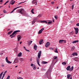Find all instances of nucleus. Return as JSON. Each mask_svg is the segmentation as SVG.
Returning a JSON list of instances; mask_svg holds the SVG:
<instances>
[{
  "label": "nucleus",
  "mask_w": 79,
  "mask_h": 79,
  "mask_svg": "<svg viewBox=\"0 0 79 79\" xmlns=\"http://www.w3.org/2000/svg\"><path fill=\"white\" fill-rule=\"evenodd\" d=\"M18 12L19 13H20L21 15H24V10L23 9H21L20 10H18Z\"/></svg>",
  "instance_id": "1"
},
{
  "label": "nucleus",
  "mask_w": 79,
  "mask_h": 79,
  "mask_svg": "<svg viewBox=\"0 0 79 79\" xmlns=\"http://www.w3.org/2000/svg\"><path fill=\"white\" fill-rule=\"evenodd\" d=\"M21 32V31L19 30H17L15 31L12 34L10 35V37H12V36H13V35H15V34L16 33L18 32Z\"/></svg>",
  "instance_id": "2"
},
{
  "label": "nucleus",
  "mask_w": 79,
  "mask_h": 79,
  "mask_svg": "<svg viewBox=\"0 0 79 79\" xmlns=\"http://www.w3.org/2000/svg\"><path fill=\"white\" fill-rule=\"evenodd\" d=\"M6 62L7 63H8V64H11V62H10V61H9L8 60V57H6V58L5 59Z\"/></svg>",
  "instance_id": "3"
},
{
  "label": "nucleus",
  "mask_w": 79,
  "mask_h": 79,
  "mask_svg": "<svg viewBox=\"0 0 79 79\" xmlns=\"http://www.w3.org/2000/svg\"><path fill=\"white\" fill-rule=\"evenodd\" d=\"M74 29L75 31L76 34H77L78 32V28H74Z\"/></svg>",
  "instance_id": "4"
},
{
  "label": "nucleus",
  "mask_w": 79,
  "mask_h": 79,
  "mask_svg": "<svg viewBox=\"0 0 79 79\" xmlns=\"http://www.w3.org/2000/svg\"><path fill=\"white\" fill-rule=\"evenodd\" d=\"M41 51H40L39 53L38 54V57L39 59L40 58V56H41Z\"/></svg>",
  "instance_id": "5"
},
{
  "label": "nucleus",
  "mask_w": 79,
  "mask_h": 79,
  "mask_svg": "<svg viewBox=\"0 0 79 79\" xmlns=\"http://www.w3.org/2000/svg\"><path fill=\"white\" fill-rule=\"evenodd\" d=\"M22 6H19V7H16L10 13H13V12H14V11H15V10H16V9H18V8H19V7H21Z\"/></svg>",
  "instance_id": "6"
},
{
  "label": "nucleus",
  "mask_w": 79,
  "mask_h": 79,
  "mask_svg": "<svg viewBox=\"0 0 79 79\" xmlns=\"http://www.w3.org/2000/svg\"><path fill=\"white\" fill-rule=\"evenodd\" d=\"M50 45V43L49 42H47L45 45L46 47L47 48V47H48Z\"/></svg>",
  "instance_id": "7"
},
{
  "label": "nucleus",
  "mask_w": 79,
  "mask_h": 79,
  "mask_svg": "<svg viewBox=\"0 0 79 79\" xmlns=\"http://www.w3.org/2000/svg\"><path fill=\"white\" fill-rule=\"evenodd\" d=\"M44 30V28H43L41 29L38 32V34H41L42 32V31Z\"/></svg>",
  "instance_id": "8"
},
{
  "label": "nucleus",
  "mask_w": 79,
  "mask_h": 79,
  "mask_svg": "<svg viewBox=\"0 0 79 79\" xmlns=\"http://www.w3.org/2000/svg\"><path fill=\"white\" fill-rule=\"evenodd\" d=\"M78 55L77 54L76 52H75L72 54V55H73L74 56H77Z\"/></svg>",
  "instance_id": "9"
},
{
  "label": "nucleus",
  "mask_w": 79,
  "mask_h": 79,
  "mask_svg": "<svg viewBox=\"0 0 79 79\" xmlns=\"http://www.w3.org/2000/svg\"><path fill=\"white\" fill-rule=\"evenodd\" d=\"M32 3V4H35V3H36L35 5H37V2H36L35 0L33 1Z\"/></svg>",
  "instance_id": "10"
},
{
  "label": "nucleus",
  "mask_w": 79,
  "mask_h": 79,
  "mask_svg": "<svg viewBox=\"0 0 79 79\" xmlns=\"http://www.w3.org/2000/svg\"><path fill=\"white\" fill-rule=\"evenodd\" d=\"M37 46H36V45H35L34 46V50H37Z\"/></svg>",
  "instance_id": "11"
},
{
  "label": "nucleus",
  "mask_w": 79,
  "mask_h": 79,
  "mask_svg": "<svg viewBox=\"0 0 79 79\" xmlns=\"http://www.w3.org/2000/svg\"><path fill=\"white\" fill-rule=\"evenodd\" d=\"M36 61H37L38 64V65H39V66H40V65L39 64V59H37Z\"/></svg>",
  "instance_id": "12"
},
{
  "label": "nucleus",
  "mask_w": 79,
  "mask_h": 79,
  "mask_svg": "<svg viewBox=\"0 0 79 79\" xmlns=\"http://www.w3.org/2000/svg\"><path fill=\"white\" fill-rule=\"evenodd\" d=\"M79 41L78 40H74L73 41V44H75L76 43L78 42Z\"/></svg>",
  "instance_id": "13"
},
{
  "label": "nucleus",
  "mask_w": 79,
  "mask_h": 79,
  "mask_svg": "<svg viewBox=\"0 0 79 79\" xmlns=\"http://www.w3.org/2000/svg\"><path fill=\"white\" fill-rule=\"evenodd\" d=\"M73 69V67L72 66V67L69 69V71H72Z\"/></svg>",
  "instance_id": "14"
},
{
  "label": "nucleus",
  "mask_w": 79,
  "mask_h": 79,
  "mask_svg": "<svg viewBox=\"0 0 79 79\" xmlns=\"http://www.w3.org/2000/svg\"><path fill=\"white\" fill-rule=\"evenodd\" d=\"M22 55V53L21 52H20L19 54L18 55V56H21Z\"/></svg>",
  "instance_id": "15"
},
{
  "label": "nucleus",
  "mask_w": 79,
  "mask_h": 79,
  "mask_svg": "<svg viewBox=\"0 0 79 79\" xmlns=\"http://www.w3.org/2000/svg\"><path fill=\"white\" fill-rule=\"evenodd\" d=\"M59 44H61V43H63V40H60L59 41Z\"/></svg>",
  "instance_id": "16"
},
{
  "label": "nucleus",
  "mask_w": 79,
  "mask_h": 79,
  "mask_svg": "<svg viewBox=\"0 0 79 79\" xmlns=\"http://www.w3.org/2000/svg\"><path fill=\"white\" fill-rule=\"evenodd\" d=\"M74 49H75L74 46L72 47V48H71V51H73Z\"/></svg>",
  "instance_id": "17"
},
{
  "label": "nucleus",
  "mask_w": 79,
  "mask_h": 79,
  "mask_svg": "<svg viewBox=\"0 0 79 79\" xmlns=\"http://www.w3.org/2000/svg\"><path fill=\"white\" fill-rule=\"evenodd\" d=\"M33 20L35 22H36V21H38V19H37V18H35Z\"/></svg>",
  "instance_id": "18"
},
{
  "label": "nucleus",
  "mask_w": 79,
  "mask_h": 79,
  "mask_svg": "<svg viewBox=\"0 0 79 79\" xmlns=\"http://www.w3.org/2000/svg\"><path fill=\"white\" fill-rule=\"evenodd\" d=\"M34 9L33 8L32 9L31 11V12L33 14H34Z\"/></svg>",
  "instance_id": "19"
},
{
  "label": "nucleus",
  "mask_w": 79,
  "mask_h": 79,
  "mask_svg": "<svg viewBox=\"0 0 79 79\" xmlns=\"http://www.w3.org/2000/svg\"><path fill=\"white\" fill-rule=\"evenodd\" d=\"M3 73V72H2L0 74V79H1V77H2V76Z\"/></svg>",
  "instance_id": "20"
},
{
  "label": "nucleus",
  "mask_w": 79,
  "mask_h": 79,
  "mask_svg": "<svg viewBox=\"0 0 79 79\" xmlns=\"http://www.w3.org/2000/svg\"><path fill=\"white\" fill-rule=\"evenodd\" d=\"M32 41H31V40L29 42H28V45H31V44H32Z\"/></svg>",
  "instance_id": "21"
},
{
  "label": "nucleus",
  "mask_w": 79,
  "mask_h": 79,
  "mask_svg": "<svg viewBox=\"0 0 79 79\" xmlns=\"http://www.w3.org/2000/svg\"><path fill=\"white\" fill-rule=\"evenodd\" d=\"M18 60L17 59H15L14 61V62L15 63H18Z\"/></svg>",
  "instance_id": "22"
},
{
  "label": "nucleus",
  "mask_w": 79,
  "mask_h": 79,
  "mask_svg": "<svg viewBox=\"0 0 79 79\" xmlns=\"http://www.w3.org/2000/svg\"><path fill=\"white\" fill-rule=\"evenodd\" d=\"M15 2H16L15 1H14L13 2H10V4H11V5H13L14 4V3H15Z\"/></svg>",
  "instance_id": "23"
},
{
  "label": "nucleus",
  "mask_w": 79,
  "mask_h": 79,
  "mask_svg": "<svg viewBox=\"0 0 79 79\" xmlns=\"http://www.w3.org/2000/svg\"><path fill=\"white\" fill-rule=\"evenodd\" d=\"M48 62L45 61H43L42 62V64H47V63H48Z\"/></svg>",
  "instance_id": "24"
},
{
  "label": "nucleus",
  "mask_w": 79,
  "mask_h": 79,
  "mask_svg": "<svg viewBox=\"0 0 79 79\" xmlns=\"http://www.w3.org/2000/svg\"><path fill=\"white\" fill-rule=\"evenodd\" d=\"M19 60L20 61H24V60L23 59V58H19Z\"/></svg>",
  "instance_id": "25"
},
{
  "label": "nucleus",
  "mask_w": 79,
  "mask_h": 79,
  "mask_svg": "<svg viewBox=\"0 0 79 79\" xmlns=\"http://www.w3.org/2000/svg\"><path fill=\"white\" fill-rule=\"evenodd\" d=\"M41 23H46V24H47L48 22L46 21H42Z\"/></svg>",
  "instance_id": "26"
},
{
  "label": "nucleus",
  "mask_w": 79,
  "mask_h": 79,
  "mask_svg": "<svg viewBox=\"0 0 79 79\" xmlns=\"http://www.w3.org/2000/svg\"><path fill=\"white\" fill-rule=\"evenodd\" d=\"M62 64H63V65H66V63L64 62L62 63Z\"/></svg>",
  "instance_id": "27"
},
{
  "label": "nucleus",
  "mask_w": 79,
  "mask_h": 79,
  "mask_svg": "<svg viewBox=\"0 0 79 79\" xmlns=\"http://www.w3.org/2000/svg\"><path fill=\"white\" fill-rule=\"evenodd\" d=\"M12 32H13V31H10L8 32L7 34L9 35H10L11 34V33Z\"/></svg>",
  "instance_id": "28"
},
{
  "label": "nucleus",
  "mask_w": 79,
  "mask_h": 79,
  "mask_svg": "<svg viewBox=\"0 0 79 79\" xmlns=\"http://www.w3.org/2000/svg\"><path fill=\"white\" fill-rule=\"evenodd\" d=\"M21 36H20L19 37V38H18V41H19V40H20L21 39Z\"/></svg>",
  "instance_id": "29"
},
{
  "label": "nucleus",
  "mask_w": 79,
  "mask_h": 79,
  "mask_svg": "<svg viewBox=\"0 0 79 79\" xmlns=\"http://www.w3.org/2000/svg\"><path fill=\"white\" fill-rule=\"evenodd\" d=\"M48 23L49 24H51L52 23V21H49L48 22Z\"/></svg>",
  "instance_id": "30"
},
{
  "label": "nucleus",
  "mask_w": 79,
  "mask_h": 79,
  "mask_svg": "<svg viewBox=\"0 0 79 79\" xmlns=\"http://www.w3.org/2000/svg\"><path fill=\"white\" fill-rule=\"evenodd\" d=\"M66 69L68 70L69 69V66L66 68Z\"/></svg>",
  "instance_id": "31"
},
{
  "label": "nucleus",
  "mask_w": 79,
  "mask_h": 79,
  "mask_svg": "<svg viewBox=\"0 0 79 79\" xmlns=\"http://www.w3.org/2000/svg\"><path fill=\"white\" fill-rule=\"evenodd\" d=\"M78 58L77 57H76L74 60L76 61H77L78 60Z\"/></svg>",
  "instance_id": "32"
},
{
  "label": "nucleus",
  "mask_w": 79,
  "mask_h": 79,
  "mask_svg": "<svg viewBox=\"0 0 79 79\" xmlns=\"http://www.w3.org/2000/svg\"><path fill=\"white\" fill-rule=\"evenodd\" d=\"M35 23V22L33 20V21L32 22V25L34 24V23Z\"/></svg>",
  "instance_id": "33"
},
{
  "label": "nucleus",
  "mask_w": 79,
  "mask_h": 79,
  "mask_svg": "<svg viewBox=\"0 0 79 79\" xmlns=\"http://www.w3.org/2000/svg\"><path fill=\"white\" fill-rule=\"evenodd\" d=\"M54 18H55V19H58V17H57V16H56V15H55L54 16Z\"/></svg>",
  "instance_id": "34"
},
{
  "label": "nucleus",
  "mask_w": 79,
  "mask_h": 79,
  "mask_svg": "<svg viewBox=\"0 0 79 79\" xmlns=\"http://www.w3.org/2000/svg\"><path fill=\"white\" fill-rule=\"evenodd\" d=\"M9 2V1L8 0L4 3V5H6L7 3H8Z\"/></svg>",
  "instance_id": "35"
},
{
  "label": "nucleus",
  "mask_w": 79,
  "mask_h": 79,
  "mask_svg": "<svg viewBox=\"0 0 79 79\" xmlns=\"http://www.w3.org/2000/svg\"><path fill=\"white\" fill-rule=\"evenodd\" d=\"M17 79H23V78L21 77H17Z\"/></svg>",
  "instance_id": "36"
},
{
  "label": "nucleus",
  "mask_w": 79,
  "mask_h": 79,
  "mask_svg": "<svg viewBox=\"0 0 79 79\" xmlns=\"http://www.w3.org/2000/svg\"><path fill=\"white\" fill-rule=\"evenodd\" d=\"M53 59H56V58H57V56H54L53 58Z\"/></svg>",
  "instance_id": "37"
},
{
  "label": "nucleus",
  "mask_w": 79,
  "mask_h": 79,
  "mask_svg": "<svg viewBox=\"0 0 79 79\" xmlns=\"http://www.w3.org/2000/svg\"><path fill=\"white\" fill-rule=\"evenodd\" d=\"M3 2V0H0V4H2V3Z\"/></svg>",
  "instance_id": "38"
},
{
  "label": "nucleus",
  "mask_w": 79,
  "mask_h": 79,
  "mask_svg": "<svg viewBox=\"0 0 79 79\" xmlns=\"http://www.w3.org/2000/svg\"><path fill=\"white\" fill-rule=\"evenodd\" d=\"M37 69V67H34L33 68V69L34 70H35Z\"/></svg>",
  "instance_id": "39"
},
{
  "label": "nucleus",
  "mask_w": 79,
  "mask_h": 79,
  "mask_svg": "<svg viewBox=\"0 0 79 79\" xmlns=\"http://www.w3.org/2000/svg\"><path fill=\"white\" fill-rule=\"evenodd\" d=\"M67 78H68V79H69V74H68L67 75Z\"/></svg>",
  "instance_id": "40"
},
{
  "label": "nucleus",
  "mask_w": 79,
  "mask_h": 79,
  "mask_svg": "<svg viewBox=\"0 0 79 79\" xmlns=\"http://www.w3.org/2000/svg\"><path fill=\"white\" fill-rule=\"evenodd\" d=\"M25 2H20L19 3H18V5H19L20 4H21V3H24Z\"/></svg>",
  "instance_id": "41"
},
{
  "label": "nucleus",
  "mask_w": 79,
  "mask_h": 79,
  "mask_svg": "<svg viewBox=\"0 0 79 79\" xmlns=\"http://www.w3.org/2000/svg\"><path fill=\"white\" fill-rule=\"evenodd\" d=\"M66 41L65 40H63V43H66Z\"/></svg>",
  "instance_id": "42"
},
{
  "label": "nucleus",
  "mask_w": 79,
  "mask_h": 79,
  "mask_svg": "<svg viewBox=\"0 0 79 79\" xmlns=\"http://www.w3.org/2000/svg\"><path fill=\"white\" fill-rule=\"evenodd\" d=\"M10 76H9L7 78H6V79H10Z\"/></svg>",
  "instance_id": "43"
},
{
  "label": "nucleus",
  "mask_w": 79,
  "mask_h": 79,
  "mask_svg": "<svg viewBox=\"0 0 79 79\" xmlns=\"http://www.w3.org/2000/svg\"><path fill=\"white\" fill-rule=\"evenodd\" d=\"M3 13H6V10H3Z\"/></svg>",
  "instance_id": "44"
},
{
  "label": "nucleus",
  "mask_w": 79,
  "mask_h": 79,
  "mask_svg": "<svg viewBox=\"0 0 79 79\" xmlns=\"http://www.w3.org/2000/svg\"><path fill=\"white\" fill-rule=\"evenodd\" d=\"M40 42H43L44 41V40H43V39H41L40 41Z\"/></svg>",
  "instance_id": "45"
},
{
  "label": "nucleus",
  "mask_w": 79,
  "mask_h": 79,
  "mask_svg": "<svg viewBox=\"0 0 79 79\" xmlns=\"http://www.w3.org/2000/svg\"><path fill=\"white\" fill-rule=\"evenodd\" d=\"M15 36H16V34H15L13 36H12V37H11V38H12L13 37H15Z\"/></svg>",
  "instance_id": "46"
},
{
  "label": "nucleus",
  "mask_w": 79,
  "mask_h": 79,
  "mask_svg": "<svg viewBox=\"0 0 79 79\" xmlns=\"http://www.w3.org/2000/svg\"><path fill=\"white\" fill-rule=\"evenodd\" d=\"M76 26H79V23H78L76 24Z\"/></svg>",
  "instance_id": "47"
},
{
  "label": "nucleus",
  "mask_w": 79,
  "mask_h": 79,
  "mask_svg": "<svg viewBox=\"0 0 79 79\" xmlns=\"http://www.w3.org/2000/svg\"><path fill=\"white\" fill-rule=\"evenodd\" d=\"M55 52V53H58V51H54Z\"/></svg>",
  "instance_id": "48"
},
{
  "label": "nucleus",
  "mask_w": 79,
  "mask_h": 79,
  "mask_svg": "<svg viewBox=\"0 0 79 79\" xmlns=\"http://www.w3.org/2000/svg\"><path fill=\"white\" fill-rule=\"evenodd\" d=\"M74 7V5H73L72 6V10H73V9Z\"/></svg>",
  "instance_id": "49"
},
{
  "label": "nucleus",
  "mask_w": 79,
  "mask_h": 79,
  "mask_svg": "<svg viewBox=\"0 0 79 79\" xmlns=\"http://www.w3.org/2000/svg\"><path fill=\"white\" fill-rule=\"evenodd\" d=\"M25 50L27 51V52H30V51L27 50L26 49H25Z\"/></svg>",
  "instance_id": "50"
},
{
  "label": "nucleus",
  "mask_w": 79,
  "mask_h": 79,
  "mask_svg": "<svg viewBox=\"0 0 79 79\" xmlns=\"http://www.w3.org/2000/svg\"><path fill=\"white\" fill-rule=\"evenodd\" d=\"M6 73H7V71H5L4 72V74H6Z\"/></svg>",
  "instance_id": "51"
},
{
  "label": "nucleus",
  "mask_w": 79,
  "mask_h": 79,
  "mask_svg": "<svg viewBox=\"0 0 79 79\" xmlns=\"http://www.w3.org/2000/svg\"><path fill=\"white\" fill-rule=\"evenodd\" d=\"M51 3H52V5H53V4H54V2L52 1V2Z\"/></svg>",
  "instance_id": "52"
},
{
  "label": "nucleus",
  "mask_w": 79,
  "mask_h": 79,
  "mask_svg": "<svg viewBox=\"0 0 79 79\" xmlns=\"http://www.w3.org/2000/svg\"><path fill=\"white\" fill-rule=\"evenodd\" d=\"M39 43L40 45H41V44H42V42L41 41H40Z\"/></svg>",
  "instance_id": "53"
},
{
  "label": "nucleus",
  "mask_w": 79,
  "mask_h": 79,
  "mask_svg": "<svg viewBox=\"0 0 79 79\" xmlns=\"http://www.w3.org/2000/svg\"><path fill=\"white\" fill-rule=\"evenodd\" d=\"M55 51H57V48H55Z\"/></svg>",
  "instance_id": "54"
},
{
  "label": "nucleus",
  "mask_w": 79,
  "mask_h": 79,
  "mask_svg": "<svg viewBox=\"0 0 79 79\" xmlns=\"http://www.w3.org/2000/svg\"><path fill=\"white\" fill-rule=\"evenodd\" d=\"M33 64H31V66H33Z\"/></svg>",
  "instance_id": "55"
},
{
  "label": "nucleus",
  "mask_w": 79,
  "mask_h": 79,
  "mask_svg": "<svg viewBox=\"0 0 79 79\" xmlns=\"http://www.w3.org/2000/svg\"><path fill=\"white\" fill-rule=\"evenodd\" d=\"M1 66H2V67H4V65L2 64L1 65Z\"/></svg>",
  "instance_id": "56"
},
{
  "label": "nucleus",
  "mask_w": 79,
  "mask_h": 79,
  "mask_svg": "<svg viewBox=\"0 0 79 79\" xmlns=\"http://www.w3.org/2000/svg\"><path fill=\"white\" fill-rule=\"evenodd\" d=\"M32 57H31L30 59V61H32Z\"/></svg>",
  "instance_id": "57"
},
{
  "label": "nucleus",
  "mask_w": 79,
  "mask_h": 79,
  "mask_svg": "<svg viewBox=\"0 0 79 79\" xmlns=\"http://www.w3.org/2000/svg\"><path fill=\"white\" fill-rule=\"evenodd\" d=\"M5 75V74L4 73V74H3V75L2 76H4V77Z\"/></svg>",
  "instance_id": "58"
},
{
  "label": "nucleus",
  "mask_w": 79,
  "mask_h": 79,
  "mask_svg": "<svg viewBox=\"0 0 79 79\" xmlns=\"http://www.w3.org/2000/svg\"><path fill=\"white\" fill-rule=\"evenodd\" d=\"M52 21L53 22H55V20H54V19L52 18Z\"/></svg>",
  "instance_id": "59"
},
{
  "label": "nucleus",
  "mask_w": 79,
  "mask_h": 79,
  "mask_svg": "<svg viewBox=\"0 0 79 79\" xmlns=\"http://www.w3.org/2000/svg\"><path fill=\"white\" fill-rule=\"evenodd\" d=\"M3 77H4V76H2V78H1V79H3Z\"/></svg>",
  "instance_id": "60"
},
{
  "label": "nucleus",
  "mask_w": 79,
  "mask_h": 79,
  "mask_svg": "<svg viewBox=\"0 0 79 79\" xmlns=\"http://www.w3.org/2000/svg\"><path fill=\"white\" fill-rule=\"evenodd\" d=\"M3 53H0V55H3Z\"/></svg>",
  "instance_id": "61"
},
{
  "label": "nucleus",
  "mask_w": 79,
  "mask_h": 79,
  "mask_svg": "<svg viewBox=\"0 0 79 79\" xmlns=\"http://www.w3.org/2000/svg\"><path fill=\"white\" fill-rule=\"evenodd\" d=\"M14 0H11V1L10 2V3H11Z\"/></svg>",
  "instance_id": "62"
},
{
  "label": "nucleus",
  "mask_w": 79,
  "mask_h": 79,
  "mask_svg": "<svg viewBox=\"0 0 79 79\" xmlns=\"http://www.w3.org/2000/svg\"><path fill=\"white\" fill-rule=\"evenodd\" d=\"M22 44V41H21L20 42V44Z\"/></svg>",
  "instance_id": "63"
},
{
  "label": "nucleus",
  "mask_w": 79,
  "mask_h": 79,
  "mask_svg": "<svg viewBox=\"0 0 79 79\" xmlns=\"http://www.w3.org/2000/svg\"><path fill=\"white\" fill-rule=\"evenodd\" d=\"M78 13H79V10H78Z\"/></svg>",
  "instance_id": "64"
}]
</instances>
